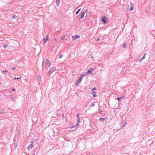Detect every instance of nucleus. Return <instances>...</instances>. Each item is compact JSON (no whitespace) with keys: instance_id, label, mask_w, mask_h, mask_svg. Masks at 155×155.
I'll use <instances>...</instances> for the list:
<instances>
[{"instance_id":"25","label":"nucleus","mask_w":155,"mask_h":155,"mask_svg":"<svg viewBox=\"0 0 155 155\" xmlns=\"http://www.w3.org/2000/svg\"><path fill=\"white\" fill-rule=\"evenodd\" d=\"M77 124L74 125V126H73L72 127H71V129H73L74 128V127H77Z\"/></svg>"},{"instance_id":"5","label":"nucleus","mask_w":155,"mask_h":155,"mask_svg":"<svg viewBox=\"0 0 155 155\" xmlns=\"http://www.w3.org/2000/svg\"><path fill=\"white\" fill-rule=\"evenodd\" d=\"M107 18L105 17H103L102 18L101 20V21L102 22L105 24L107 23Z\"/></svg>"},{"instance_id":"17","label":"nucleus","mask_w":155,"mask_h":155,"mask_svg":"<svg viewBox=\"0 0 155 155\" xmlns=\"http://www.w3.org/2000/svg\"><path fill=\"white\" fill-rule=\"evenodd\" d=\"M95 102H92L91 105V106L92 107L94 106V105H95Z\"/></svg>"},{"instance_id":"24","label":"nucleus","mask_w":155,"mask_h":155,"mask_svg":"<svg viewBox=\"0 0 155 155\" xmlns=\"http://www.w3.org/2000/svg\"><path fill=\"white\" fill-rule=\"evenodd\" d=\"M66 37V36H63V37H62V38H61V40H64L65 39V37Z\"/></svg>"},{"instance_id":"1","label":"nucleus","mask_w":155,"mask_h":155,"mask_svg":"<svg viewBox=\"0 0 155 155\" xmlns=\"http://www.w3.org/2000/svg\"><path fill=\"white\" fill-rule=\"evenodd\" d=\"M86 75L85 74H83L81 75L79 77V79L77 80L76 82L75 85L76 86L78 85L81 83L83 77Z\"/></svg>"},{"instance_id":"35","label":"nucleus","mask_w":155,"mask_h":155,"mask_svg":"<svg viewBox=\"0 0 155 155\" xmlns=\"http://www.w3.org/2000/svg\"><path fill=\"white\" fill-rule=\"evenodd\" d=\"M12 91H15V89H14V88H12Z\"/></svg>"},{"instance_id":"6","label":"nucleus","mask_w":155,"mask_h":155,"mask_svg":"<svg viewBox=\"0 0 155 155\" xmlns=\"http://www.w3.org/2000/svg\"><path fill=\"white\" fill-rule=\"evenodd\" d=\"M80 37V36L78 35H76L75 36H72V38L73 40L77 39V38Z\"/></svg>"},{"instance_id":"22","label":"nucleus","mask_w":155,"mask_h":155,"mask_svg":"<svg viewBox=\"0 0 155 155\" xmlns=\"http://www.w3.org/2000/svg\"><path fill=\"white\" fill-rule=\"evenodd\" d=\"M79 114H77V119H80V117H79Z\"/></svg>"},{"instance_id":"31","label":"nucleus","mask_w":155,"mask_h":155,"mask_svg":"<svg viewBox=\"0 0 155 155\" xmlns=\"http://www.w3.org/2000/svg\"><path fill=\"white\" fill-rule=\"evenodd\" d=\"M3 47L4 48H6L7 47V46L6 45H4L3 46Z\"/></svg>"},{"instance_id":"2","label":"nucleus","mask_w":155,"mask_h":155,"mask_svg":"<svg viewBox=\"0 0 155 155\" xmlns=\"http://www.w3.org/2000/svg\"><path fill=\"white\" fill-rule=\"evenodd\" d=\"M51 63L50 61L48 59H47L45 61V65L46 68L48 69V68L51 65Z\"/></svg>"},{"instance_id":"7","label":"nucleus","mask_w":155,"mask_h":155,"mask_svg":"<svg viewBox=\"0 0 155 155\" xmlns=\"http://www.w3.org/2000/svg\"><path fill=\"white\" fill-rule=\"evenodd\" d=\"M48 35H47L46 36V37L44 38L43 40H44V44L45 43L47 42V40L48 39Z\"/></svg>"},{"instance_id":"40","label":"nucleus","mask_w":155,"mask_h":155,"mask_svg":"<svg viewBox=\"0 0 155 155\" xmlns=\"http://www.w3.org/2000/svg\"><path fill=\"white\" fill-rule=\"evenodd\" d=\"M27 11H28V12H29V10H27Z\"/></svg>"},{"instance_id":"14","label":"nucleus","mask_w":155,"mask_h":155,"mask_svg":"<svg viewBox=\"0 0 155 155\" xmlns=\"http://www.w3.org/2000/svg\"><path fill=\"white\" fill-rule=\"evenodd\" d=\"M80 122V119H77V126H78L79 125V123Z\"/></svg>"},{"instance_id":"19","label":"nucleus","mask_w":155,"mask_h":155,"mask_svg":"<svg viewBox=\"0 0 155 155\" xmlns=\"http://www.w3.org/2000/svg\"><path fill=\"white\" fill-rule=\"evenodd\" d=\"M81 10V9L80 8L76 12V14L77 15L78 14V13H79V12Z\"/></svg>"},{"instance_id":"12","label":"nucleus","mask_w":155,"mask_h":155,"mask_svg":"<svg viewBox=\"0 0 155 155\" xmlns=\"http://www.w3.org/2000/svg\"><path fill=\"white\" fill-rule=\"evenodd\" d=\"M33 146V144H31L29 145L27 147V149H31L32 148Z\"/></svg>"},{"instance_id":"32","label":"nucleus","mask_w":155,"mask_h":155,"mask_svg":"<svg viewBox=\"0 0 155 155\" xmlns=\"http://www.w3.org/2000/svg\"><path fill=\"white\" fill-rule=\"evenodd\" d=\"M84 12H85V13H87V9H86L84 10Z\"/></svg>"},{"instance_id":"38","label":"nucleus","mask_w":155,"mask_h":155,"mask_svg":"<svg viewBox=\"0 0 155 155\" xmlns=\"http://www.w3.org/2000/svg\"><path fill=\"white\" fill-rule=\"evenodd\" d=\"M33 140H32L31 141V143H33Z\"/></svg>"},{"instance_id":"29","label":"nucleus","mask_w":155,"mask_h":155,"mask_svg":"<svg viewBox=\"0 0 155 155\" xmlns=\"http://www.w3.org/2000/svg\"><path fill=\"white\" fill-rule=\"evenodd\" d=\"M63 56V55L62 54H61L60 55V56L59 57V58H61L62 57V56Z\"/></svg>"},{"instance_id":"41","label":"nucleus","mask_w":155,"mask_h":155,"mask_svg":"<svg viewBox=\"0 0 155 155\" xmlns=\"http://www.w3.org/2000/svg\"><path fill=\"white\" fill-rule=\"evenodd\" d=\"M100 113H101V111H100Z\"/></svg>"},{"instance_id":"28","label":"nucleus","mask_w":155,"mask_h":155,"mask_svg":"<svg viewBox=\"0 0 155 155\" xmlns=\"http://www.w3.org/2000/svg\"><path fill=\"white\" fill-rule=\"evenodd\" d=\"M96 87H94L91 90V91H94L93 90H96Z\"/></svg>"},{"instance_id":"8","label":"nucleus","mask_w":155,"mask_h":155,"mask_svg":"<svg viewBox=\"0 0 155 155\" xmlns=\"http://www.w3.org/2000/svg\"><path fill=\"white\" fill-rule=\"evenodd\" d=\"M60 2V0H56V3L57 6H58Z\"/></svg>"},{"instance_id":"39","label":"nucleus","mask_w":155,"mask_h":155,"mask_svg":"<svg viewBox=\"0 0 155 155\" xmlns=\"http://www.w3.org/2000/svg\"><path fill=\"white\" fill-rule=\"evenodd\" d=\"M0 114H2V111H0Z\"/></svg>"},{"instance_id":"21","label":"nucleus","mask_w":155,"mask_h":155,"mask_svg":"<svg viewBox=\"0 0 155 155\" xmlns=\"http://www.w3.org/2000/svg\"><path fill=\"white\" fill-rule=\"evenodd\" d=\"M1 72L2 73H5V72H7L8 71L7 70H3V71H2Z\"/></svg>"},{"instance_id":"37","label":"nucleus","mask_w":155,"mask_h":155,"mask_svg":"<svg viewBox=\"0 0 155 155\" xmlns=\"http://www.w3.org/2000/svg\"><path fill=\"white\" fill-rule=\"evenodd\" d=\"M99 40V38H97V41H98Z\"/></svg>"},{"instance_id":"30","label":"nucleus","mask_w":155,"mask_h":155,"mask_svg":"<svg viewBox=\"0 0 155 155\" xmlns=\"http://www.w3.org/2000/svg\"><path fill=\"white\" fill-rule=\"evenodd\" d=\"M10 98L12 100L14 101L15 100V98L14 97H11Z\"/></svg>"},{"instance_id":"15","label":"nucleus","mask_w":155,"mask_h":155,"mask_svg":"<svg viewBox=\"0 0 155 155\" xmlns=\"http://www.w3.org/2000/svg\"><path fill=\"white\" fill-rule=\"evenodd\" d=\"M38 80L39 81V84H40V82H41V76H39V78H38Z\"/></svg>"},{"instance_id":"9","label":"nucleus","mask_w":155,"mask_h":155,"mask_svg":"<svg viewBox=\"0 0 155 155\" xmlns=\"http://www.w3.org/2000/svg\"><path fill=\"white\" fill-rule=\"evenodd\" d=\"M93 70V68H91L89 70L87 71V74H91L92 73V71Z\"/></svg>"},{"instance_id":"18","label":"nucleus","mask_w":155,"mask_h":155,"mask_svg":"<svg viewBox=\"0 0 155 155\" xmlns=\"http://www.w3.org/2000/svg\"><path fill=\"white\" fill-rule=\"evenodd\" d=\"M105 118H101L99 119V120L100 121H101L104 120H105Z\"/></svg>"},{"instance_id":"13","label":"nucleus","mask_w":155,"mask_h":155,"mask_svg":"<svg viewBox=\"0 0 155 155\" xmlns=\"http://www.w3.org/2000/svg\"><path fill=\"white\" fill-rule=\"evenodd\" d=\"M146 54H145L144 55H143V57H142L140 59V61H141L145 59V55H146Z\"/></svg>"},{"instance_id":"16","label":"nucleus","mask_w":155,"mask_h":155,"mask_svg":"<svg viewBox=\"0 0 155 155\" xmlns=\"http://www.w3.org/2000/svg\"><path fill=\"white\" fill-rule=\"evenodd\" d=\"M124 97H118L117 99L118 100V101H119L123 98Z\"/></svg>"},{"instance_id":"34","label":"nucleus","mask_w":155,"mask_h":155,"mask_svg":"<svg viewBox=\"0 0 155 155\" xmlns=\"http://www.w3.org/2000/svg\"><path fill=\"white\" fill-rule=\"evenodd\" d=\"M16 69L15 68H12V70H15Z\"/></svg>"},{"instance_id":"10","label":"nucleus","mask_w":155,"mask_h":155,"mask_svg":"<svg viewBox=\"0 0 155 155\" xmlns=\"http://www.w3.org/2000/svg\"><path fill=\"white\" fill-rule=\"evenodd\" d=\"M85 15V12H82L81 14V15L80 18L82 19L84 17V15Z\"/></svg>"},{"instance_id":"3","label":"nucleus","mask_w":155,"mask_h":155,"mask_svg":"<svg viewBox=\"0 0 155 155\" xmlns=\"http://www.w3.org/2000/svg\"><path fill=\"white\" fill-rule=\"evenodd\" d=\"M56 70V67H54L50 69V71H49L48 74L50 75L53 72L55 71Z\"/></svg>"},{"instance_id":"36","label":"nucleus","mask_w":155,"mask_h":155,"mask_svg":"<svg viewBox=\"0 0 155 155\" xmlns=\"http://www.w3.org/2000/svg\"><path fill=\"white\" fill-rule=\"evenodd\" d=\"M17 144H15V147H17Z\"/></svg>"},{"instance_id":"33","label":"nucleus","mask_w":155,"mask_h":155,"mask_svg":"<svg viewBox=\"0 0 155 155\" xmlns=\"http://www.w3.org/2000/svg\"><path fill=\"white\" fill-rule=\"evenodd\" d=\"M54 40H55V41H56V42H57L58 41L57 39H56V38H55V39H54Z\"/></svg>"},{"instance_id":"4","label":"nucleus","mask_w":155,"mask_h":155,"mask_svg":"<svg viewBox=\"0 0 155 155\" xmlns=\"http://www.w3.org/2000/svg\"><path fill=\"white\" fill-rule=\"evenodd\" d=\"M130 8L129 9L127 10V11H131L133 10L134 9L133 4L132 2H130Z\"/></svg>"},{"instance_id":"11","label":"nucleus","mask_w":155,"mask_h":155,"mask_svg":"<svg viewBox=\"0 0 155 155\" xmlns=\"http://www.w3.org/2000/svg\"><path fill=\"white\" fill-rule=\"evenodd\" d=\"M92 94L94 97H97L96 93L95 91H93L92 92Z\"/></svg>"},{"instance_id":"20","label":"nucleus","mask_w":155,"mask_h":155,"mask_svg":"<svg viewBox=\"0 0 155 155\" xmlns=\"http://www.w3.org/2000/svg\"><path fill=\"white\" fill-rule=\"evenodd\" d=\"M21 78V77H19V78H13V80H18L19 79H20Z\"/></svg>"},{"instance_id":"26","label":"nucleus","mask_w":155,"mask_h":155,"mask_svg":"<svg viewBox=\"0 0 155 155\" xmlns=\"http://www.w3.org/2000/svg\"><path fill=\"white\" fill-rule=\"evenodd\" d=\"M126 46H127V45H126V43H124L123 44V47H124V48H126Z\"/></svg>"},{"instance_id":"23","label":"nucleus","mask_w":155,"mask_h":155,"mask_svg":"<svg viewBox=\"0 0 155 155\" xmlns=\"http://www.w3.org/2000/svg\"><path fill=\"white\" fill-rule=\"evenodd\" d=\"M12 18H15L17 17V16L15 15H13L12 16Z\"/></svg>"},{"instance_id":"27","label":"nucleus","mask_w":155,"mask_h":155,"mask_svg":"<svg viewBox=\"0 0 155 155\" xmlns=\"http://www.w3.org/2000/svg\"><path fill=\"white\" fill-rule=\"evenodd\" d=\"M126 124V122L125 121L124 122V123L123 124V125L122 126V127H124L125 126V125Z\"/></svg>"}]
</instances>
